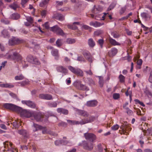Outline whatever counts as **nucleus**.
Returning a JSON list of instances; mask_svg holds the SVG:
<instances>
[{
  "label": "nucleus",
  "instance_id": "nucleus-1",
  "mask_svg": "<svg viewBox=\"0 0 152 152\" xmlns=\"http://www.w3.org/2000/svg\"><path fill=\"white\" fill-rule=\"evenodd\" d=\"M3 107L8 110L20 113L22 117L32 118L37 121H43L44 116L41 113L33 111L23 110L22 108L11 103H6L3 104Z\"/></svg>",
  "mask_w": 152,
  "mask_h": 152
},
{
  "label": "nucleus",
  "instance_id": "nucleus-2",
  "mask_svg": "<svg viewBox=\"0 0 152 152\" xmlns=\"http://www.w3.org/2000/svg\"><path fill=\"white\" fill-rule=\"evenodd\" d=\"M7 58L16 61H19L22 60V57L18 53V52L16 51L15 49L11 50L6 55Z\"/></svg>",
  "mask_w": 152,
  "mask_h": 152
},
{
  "label": "nucleus",
  "instance_id": "nucleus-3",
  "mask_svg": "<svg viewBox=\"0 0 152 152\" xmlns=\"http://www.w3.org/2000/svg\"><path fill=\"white\" fill-rule=\"evenodd\" d=\"M3 144L5 149L3 150V151H6V152H15L16 151V149L12 142L7 141L4 142Z\"/></svg>",
  "mask_w": 152,
  "mask_h": 152
},
{
  "label": "nucleus",
  "instance_id": "nucleus-4",
  "mask_svg": "<svg viewBox=\"0 0 152 152\" xmlns=\"http://www.w3.org/2000/svg\"><path fill=\"white\" fill-rule=\"evenodd\" d=\"M84 136L86 140L91 141L92 143L94 142L96 139V136L91 133H85L84 134Z\"/></svg>",
  "mask_w": 152,
  "mask_h": 152
},
{
  "label": "nucleus",
  "instance_id": "nucleus-5",
  "mask_svg": "<svg viewBox=\"0 0 152 152\" xmlns=\"http://www.w3.org/2000/svg\"><path fill=\"white\" fill-rule=\"evenodd\" d=\"M82 146L85 149L89 150H91L93 148L94 144L92 142L87 143L86 141H83L82 142Z\"/></svg>",
  "mask_w": 152,
  "mask_h": 152
},
{
  "label": "nucleus",
  "instance_id": "nucleus-6",
  "mask_svg": "<svg viewBox=\"0 0 152 152\" xmlns=\"http://www.w3.org/2000/svg\"><path fill=\"white\" fill-rule=\"evenodd\" d=\"M22 103L23 104H25L29 107L32 108H34L36 107L35 104L34 102L30 100H23L22 101Z\"/></svg>",
  "mask_w": 152,
  "mask_h": 152
},
{
  "label": "nucleus",
  "instance_id": "nucleus-7",
  "mask_svg": "<svg viewBox=\"0 0 152 152\" xmlns=\"http://www.w3.org/2000/svg\"><path fill=\"white\" fill-rule=\"evenodd\" d=\"M21 41L18 38L15 37H12L10 38L9 41V45H12L15 44L20 43Z\"/></svg>",
  "mask_w": 152,
  "mask_h": 152
},
{
  "label": "nucleus",
  "instance_id": "nucleus-8",
  "mask_svg": "<svg viewBox=\"0 0 152 152\" xmlns=\"http://www.w3.org/2000/svg\"><path fill=\"white\" fill-rule=\"evenodd\" d=\"M39 98L42 99L47 100H50L52 99V96L51 95L48 94H41L39 96Z\"/></svg>",
  "mask_w": 152,
  "mask_h": 152
},
{
  "label": "nucleus",
  "instance_id": "nucleus-9",
  "mask_svg": "<svg viewBox=\"0 0 152 152\" xmlns=\"http://www.w3.org/2000/svg\"><path fill=\"white\" fill-rule=\"evenodd\" d=\"M103 8L99 5H96L94 6L92 10V12L94 14H97L101 12Z\"/></svg>",
  "mask_w": 152,
  "mask_h": 152
},
{
  "label": "nucleus",
  "instance_id": "nucleus-10",
  "mask_svg": "<svg viewBox=\"0 0 152 152\" xmlns=\"http://www.w3.org/2000/svg\"><path fill=\"white\" fill-rule=\"evenodd\" d=\"M98 104V102L96 100H93L87 102L86 105L89 107H93L96 106Z\"/></svg>",
  "mask_w": 152,
  "mask_h": 152
},
{
  "label": "nucleus",
  "instance_id": "nucleus-11",
  "mask_svg": "<svg viewBox=\"0 0 152 152\" xmlns=\"http://www.w3.org/2000/svg\"><path fill=\"white\" fill-rule=\"evenodd\" d=\"M17 133L25 137L28 138V134L27 131L25 129H22L20 130H18L17 131Z\"/></svg>",
  "mask_w": 152,
  "mask_h": 152
},
{
  "label": "nucleus",
  "instance_id": "nucleus-12",
  "mask_svg": "<svg viewBox=\"0 0 152 152\" xmlns=\"http://www.w3.org/2000/svg\"><path fill=\"white\" fill-rule=\"evenodd\" d=\"M89 25L90 26H93L94 27L96 28L100 27V26L104 25V23H100L97 21H92L90 22Z\"/></svg>",
  "mask_w": 152,
  "mask_h": 152
},
{
  "label": "nucleus",
  "instance_id": "nucleus-13",
  "mask_svg": "<svg viewBox=\"0 0 152 152\" xmlns=\"http://www.w3.org/2000/svg\"><path fill=\"white\" fill-rule=\"evenodd\" d=\"M108 13H104V15L102 14H97L95 16V19L97 20H104V17Z\"/></svg>",
  "mask_w": 152,
  "mask_h": 152
},
{
  "label": "nucleus",
  "instance_id": "nucleus-14",
  "mask_svg": "<svg viewBox=\"0 0 152 152\" xmlns=\"http://www.w3.org/2000/svg\"><path fill=\"white\" fill-rule=\"evenodd\" d=\"M118 52L117 50L115 48H112L108 52V55L110 56L113 57L115 56Z\"/></svg>",
  "mask_w": 152,
  "mask_h": 152
},
{
  "label": "nucleus",
  "instance_id": "nucleus-15",
  "mask_svg": "<svg viewBox=\"0 0 152 152\" xmlns=\"http://www.w3.org/2000/svg\"><path fill=\"white\" fill-rule=\"evenodd\" d=\"M95 119V117L91 116L89 120L87 119L86 120H85L84 121L82 120L81 121H80V123L81 124H84L87 123H90L92 122Z\"/></svg>",
  "mask_w": 152,
  "mask_h": 152
},
{
  "label": "nucleus",
  "instance_id": "nucleus-16",
  "mask_svg": "<svg viewBox=\"0 0 152 152\" xmlns=\"http://www.w3.org/2000/svg\"><path fill=\"white\" fill-rule=\"evenodd\" d=\"M20 123L21 121L18 120L17 121L15 120L12 124L13 126L15 129H18L21 126Z\"/></svg>",
  "mask_w": 152,
  "mask_h": 152
},
{
  "label": "nucleus",
  "instance_id": "nucleus-17",
  "mask_svg": "<svg viewBox=\"0 0 152 152\" xmlns=\"http://www.w3.org/2000/svg\"><path fill=\"white\" fill-rule=\"evenodd\" d=\"M0 86L3 88H13L14 85L11 83H3L0 84Z\"/></svg>",
  "mask_w": 152,
  "mask_h": 152
},
{
  "label": "nucleus",
  "instance_id": "nucleus-18",
  "mask_svg": "<svg viewBox=\"0 0 152 152\" xmlns=\"http://www.w3.org/2000/svg\"><path fill=\"white\" fill-rule=\"evenodd\" d=\"M33 127L34 128V129H33V131L34 132L43 129L44 128L43 127L34 123L33 124Z\"/></svg>",
  "mask_w": 152,
  "mask_h": 152
},
{
  "label": "nucleus",
  "instance_id": "nucleus-19",
  "mask_svg": "<svg viewBox=\"0 0 152 152\" xmlns=\"http://www.w3.org/2000/svg\"><path fill=\"white\" fill-rule=\"evenodd\" d=\"M109 42L113 46L120 45H121L120 43L111 38H109Z\"/></svg>",
  "mask_w": 152,
  "mask_h": 152
},
{
  "label": "nucleus",
  "instance_id": "nucleus-20",
  "mask_svg": "<svg viewBox=\"0 0 152 152\" xmlns=\"http://www.w3.org/2000/svg\"><path fill=\"white\" fill-rule=\"evenodd\" d=\"M77 112L78 114L83 116L87 117L88 115L87 112L83 110H77Z\"/></svg>",
  "mask_w": 152,
  "mask_h": 152
},
{
  "label": "nucleus",
  "instance_id": "nucleus-21",
  "mask_svg": "<svg viewBox=\"0 0 152 152\" xmlns=\"http://www.w3.org/2000/svg\"><path fill=\"white\" fill-rule=\"evenodd\" d=\"M50 0H42L39 4V6L41 7H44L48 4Z\"/></svg>",
  "mask_w": 152,
  "mask_h": 152
},
{
  "label": "nucleus",
  "instance_id": "nucleus-22",
  "mask_svg": "<svg viewBox=\"0 0 152 152\" xmlns=\"http://www.w3.org/2000/svg\"><path fill=\"white\" fill-rule=\"evenodd\" d=\"M58 112L62 113L63 114L66 115L68 113V111L67 110L64 109L59 108L58 109Z\"/></svg>",
  "mask_w": 152,
  "mask_h": 152
},
{
  "label": "nucleus",
  "instance_id": "nucleus-23",
  "mask_svg": "<svg viewBox=\"0 0 152 152\" xmlns=\"http://www.w3.org/2000/svg\"><path fill=\"white\" fill-rule=\"evenodd\" d=\"M9 7L15 10L17 8H19V6L16 3L14 2L10 5Z\"/></svg>",
  "mask_w": 152,
  "mask_h": 152
},
{
  "label": "nucleus",
  "instance_id": "nucleus-24",
  "mask_svg": "<svg viewBox=\"0 0 152 152\" xmlns=\"http://www.w3.org/2000/svg\"><path fill=\"white\" fill-rule=\"evenodd\" d=\"M34 57H33L31 55H29L27 57L26 59L28 62L32 64V63H35L34 61V60H35V59H34ZM36 60L37 61V60Z\"/></svg>",
  "mask_w": 152,
  "mask_h": 152
},
{
  "label": "nucleus",
  "instance_id": "nucleus-25",
  "mask_svg": "<svg viewBox=\"0 0 152 152\" xmlns=\"http://www.w3.org/2000/svg\"><path fill=\"white\" fill-rule=\"evenodd\" d=\"M20 15L17 13H14L11 15V18L13 20H18L20 18Z\"/></svg>",
  "mask_w": 152,
  "mask_h": 152
},
{
  "label": "nucleus",
  "instance_id": "nucleus-26",
  "mask_svg": "<svg viewBox=\"0 0 152 152\" xmlns=\"http://www.w3.org/2000/svg\"><path fill=\"white\" fill-rule=\"evenodd\" d=\"M88 43L89 46L91 47H93L95 45V42L92 39H90L88 41Z\"/></svg>",
  "mask_w": 152,
  "mask_h": 152
},
{
  "label": "nucleus",
  "instance_id": "nucleus-27",
  "mask_svg": "<svg viewBox=\"0 0 152 152\" xmlns=\"http://www.w3.org/2000/svg\"><path fill=\"white\" fill-rule=\"evenodd\" d=\"M67 122L71 125H77L81 124L80 121L79 122L75 121H72L69 120H67Z\"/></svg>",
  "mask_w": 152,
  "mask_h": 152
},
{
  "label": "nucleus",
  "instance_id": "nucleus-28",
  "mask_svg": "<svg viewBox=\"0 0 152 152\" xmlns=\"http://www.w3.org/2000/svg\"><path fill=\"white\" fill-rule=\"evenodd\" d=\"M79 22H75L73 23V25H68V27L69 28L72 29H76L77 28V27L75 26V24H76L77 25H79Z\"/></svg>",
  "mask_w": 152,
  "mask_h": 152
},
{
  "label": "nucleus",
  "instance_id": "nucleus-29",
  "mask_svg": "<svg viewBox=\"0 0 152 152\" xmlns=\"http://www.w3.org/2000/svg\"><path fill=\"white\" fill-rule=\"evenodd\" d=\"M58 70L59 72L64 74H65L67 72V70L61 66L59 67Z\"/></svg>",
  "mask_w": 152,
  "mask_h": 152
},
{
  "label": "nucleus",
  "instance_id": "nucleus-30",
  "mask_svg": "<svg viewBox=\"0 0 152 152\" xmlns=\"http://www.w3.org/2000/svg\"><path fill=\"white\" fill-rule=\"evenodd\" d=\"M24 78V76L22 75H20L18 76H16L15 77V80H21Z\"/></svg>",
  "mask_w": 152,
  "mask_h": 152
},
{
  "label": "nucleus",
  "instance_id": "nucleus-31",
  "mask_svg": "<svg viewBox=\"0 0 152 152\" xmlns=\"http://www.w3.org/2000/svg\"><path fill=\"white\" fill-rule=\"evenodd\" d=\"M1 35L4 37H8L9 35L8 32L7 30H4L1 32Z\"/></svg>",
  "mask_w": 152,
  "mask_h": 152
},
{
  "label": "nucleus",
  "instance_id": "nucleus-32",
  "mask_svg": "<svg viewBox=\"0 0 152 152\" xmlns=\"http://www.w3.org/2000/svg\"><path fill=\"white\" fill-rule=\"evenodd\" d=\"M79 88L81 90H84L86 91H88L89 90L88 88L86 86L82 85L80 84V86Z\"/></svg>",
  "mask_w": 152,
  "mask_h": 152
},
{
  "label": "nucleus",
  "instance_id": "nucleus-33",
  "mask_svg": "<svg viewBox=\"0 0 152 152\" xmlns=\"http://www.w3.org/2000/svg\"><path fill=\"white\" fill-rule=\"evenodd\" d=\"M99 84L100 87H102L103 85V77L101 76H99Z\"/></svg>",
  "mask_w": 152,
  "mask_h": 152
},
{
  "label": "nucleus",
  "instance_id": "nucleus-34",
  "mask_svg": "<svg viewBox=\"0 0 152 152\" xmlns=\"http://www.w3.org/2000/svg\"><path fill=\"white\" fill-rule=\"evenodd\" d=\"M75 40L74 39L69 38L67 39L66 42L68 44H72L75 43Z\"/></svg>",
  "mask_w": 152,
  "mask_h": 152
},
{
  "label": "nucleus",
  "instance_id": "nucleus-35",
  "mask_svg": "<svg viewBox=\"0 0 152 152\" xmlns=\"http://www.w3.org/2000/svg\"><path fill=\"white\" fill-rule=\"evenodd\" d=\"M47 11L46 10H44L41 11L40 12V13L41 15L42 16V18H45L47 15Z\"/></svg>",
  "mask_w": 152,
  "mask_h": 152
},
{
  "label": "nucleus",
  "instance_id": "nucleus-36",
  "mask_svg": "<svg viewBox=\"0 0 152 152\" xmlns=\"http://www.w3.org/2000/svg\"><path fill=\"white\" fill-rule=\"evenodd\" d=\"M81 28L83 30H88L90 31L91 30V27L86 25H83Z\"/></svg>",
  "mask_w": 152,
  "mask_h": 152
},
{
  "label": "nucleus",
  "instance_id": "nucleus-37",
  "mask_svg": "<svg viewBox=\"0 0 152 152\" xmlns=\"http://www.w3.org/2000/svg\"><path fill=\"white\" fill-rule=\"evenodd\" d=\"M26 20L30 23L32 24L33 23V20L32 17L30 16H26Z\"/></svg>",
  "mask_w": 152,
  "mask_h": 152
},
{
  "label": "nucleus",
  "instance_id": "nucleus-38",
  "mask_svg": "<svg viewBox=\"0 0 152 152\" xmlns=\"http://www.w3.org/2000/svg\"><path fill=\"white\" fill-rule=\"evenodd\" d=\"M64 34L62 30L60 28H58V36L61 35L63 36Z\"/></svg>",
  "mask_w": 152,
  "mask_h": 152
},
{
  "label": "nucleus",
  "instance_id": "nucleus-39",
  "mask_svg": "<svg viewBox=\"0 0 152 152\" xmlns=\"http://www.w3.org/2000/svg\"><path fill=\"white\" fill-rule=\"evenodd\" d=\"M75 74L80 76H83V71L79 69H77L76 72Z\"/></svg>",
  "mask_w": 152,
  "mask_h": 152
},
{
  "label": "nucleus",
  "instance_id": "nucleus-40",
  "mask_svg": "<svg viewBox=\"0 0 152 152\" xmlns=\"http://www.w3.org/2000/svg\"><path fill=\"white\" fill-rule=\"evenodd\" d=\"M111 35L113 36V37L115 38H118L120 35L118 34L116 32H113L111 33Z\"/></svg>",
  "mask_w": 152,
  "mask_h": 152
},
{
  "label": "nucleus",
  "instance_id": "nucleus-41",
  "mask_svg": "<svg viewBox=\"0 0 152 152\" xmlns=\"http://www.w3.org/2000/svg\"><path fill=\"white\" fill-rule=\"evenodd\" d=\"M18 83L20 84L21 86H23L28 84L29 83V82L28 80H26L24 81L19 82Z\"/></svg>",
  "mask_w": 152,
  "mask_h": 152
},
{
  "label": "nucleus",
  "instance_id": "nucleus-42",
  "mask_svg": "<svg viewBox=\"0 0 152 152\" xmlns=\"http://www.w3.org/2000/svg\"><path fill=\"white\" fill-rule=\"evenodd\" d=\"M103 33V31L102 30H99L94 32V34L95 36H98L102 34Z\"/></svg>",
  "mask_w": 152,
  "mask_h": 152
},
{
  "label": "nucleus",
  "instance_id": "nucleus-43",
  "mask_svg": "<svg viewBox=\"0 0 152 152\" xmlns=\"http://www.w3.org/2000/svg\"><path fill=\"white\" fill-rule=\"evenodd\" d=\"M64 19L63 15L61 14L58 13V20L60 21H62Z\"/></svg>",
  "mask_w": 152,
  "mask_h": 152
},
{
  "label": "nucleus",
  "instance_id": "nucleus-44",
  "mask_svg": "<svg viewBox=\"0 0 152 152\" xmlns=\"http://www.w3.org/2000/svg\"><path fill=\"white\" fill-rule=\"evenodd\" d=\"M48 104L50 107H55L56 106L57 104L55 102H49Z\"/></svg>",
  "mask_w": 152,
  "mask_h": 152
},
{
  "label": "nucleus",
  "instance_id": "nucleus-45",
  "mask_svg": "<svg viewBox=\"0 0 152 152\" xmlns=\"http://www.w3.org/2000/svg\"><path fill=\"white\" fill-rule=\"evenodd\" d=\"M43 26L47 29H50V28L49 27V22H45L44 24L43 25Z\"/></svg>",
  "mask_w": 152,
  "mask_h": 152
},
{
  "label": "nucleus",
  "instance_id": "nucleus-46",
  "mask_svg": "<svg viewBox=\"0 0 152 152\" xmlns=\"http://www.w3.org/2000/svg\"><path fill=\"white\" fill-rule=\"evenodd\" d=\"M34 143L32 142H31L28 143V148H29V149L32 148L34 149H35V147L34 146Z\"/></svg>",
  "mask_w": 152,
  "mask_h": 152
},
{
  "label": "nucleus",
  "instance_id": "nucleus-47",
  "mask_svg": "<svg viewBox=\"0 0 152 152\" xmlns=\"http://www.w3.org/2000/svg\"><path fill=\"white\" fill-rule=\"evenodd\" d=\"M120 97V94L118 93H115L113 95V98L114 99H117Z\"/></svg>",
  "mask_w": 152,
  "mask_h": 152
},
{
  "label": "nucleus",
  "instance_id": "nucleus-48",
  "mask_svg": "<svg viewBox=\"0 0 152 152\" xmlns=\"http://www.w3.org/2000/svg\"><path fill=\"white\" fill-rule=\"evenodd\" d=\"M50 30L53 32H55L57 30V25H56L53 27H50Z\"/></svg>",
  "mask_w": 152,
  "mask_h": 152
},
{
  "label": "nucleus",
  "instance_id": "nucleus-49",
  "mask_svg": "<svg viewBox=\"0 0 152 152\" xmlns=\"http://www.w3.org/2000/svg\"><path fill=\"white\" fill-rule=\"evenodd\" d=\"M68 69L72 72L75 73H76L77 69H75L72 66H69Z\"/></svg>",
  "mask_w": 152,
  "mask_h": 152
},
{
  "label": "nucleus",
  "instance_id": "nucleus-50",
  "mask_svg": "<svg viewBox=\"0 0 152 152\" xmlns=\"http://www.w3.org/2000/svg\"><path fill=\"white\" fill-rule=\"evenodd\" d=\"M119 126L118 124H116L113 126L111 128V129L113 130H118L119 128Z\"/></svg>",
  "mask_w": 152,
  "mask_h": 152
},
{
  "label": "nucleus",
  "instance_id": "nucleus-51",
  "mask_svg": "<svg viewBox=\"0 0 152 152\" xmlns=\"http://www.w3.org/2000/svg\"><path fill=\"white\" fill-rule=\"evenodd\" d=\"M119 79L121 82H124V81L125 77L122 75H120L119 76Z\"/></svg>",
  "mask_w": 152,
  "mask_h": 152
},
{
  "label": "nucleus",
  "instance_id": "nucleus-52",
  "mask_svg": "<svg viewBox=\"0 0 152 152\" xmlns=\"http://www.w3.org/2000/svg\"><path fill=\"white\" fill-rule=\"evenodd\" d=\"M51 54L53 56H56L57 55V51L56 49H53L51 51Z\"/></svg>",
  "mask_w": 152,
  "mask_h": 152
},
{
  "label": "nucleus",
  "instance_id": "nucleus-53",
  "mask_svg": "<svg viewBox=\"0 0 152 152\" xmlns=\"http://www.w3.org/2000/svg\"><path fill=\"white\" fill-rule=\"evenodd\" d=\"M34 59H37V61H36V60H34V62H35V63H32L33 64H36V65H39L40 64V63L39 62V61L38 59L36 57H34Z\"/></svg>",
  "mask_w": 152,
  "mask_h": 152
},
{
  "label": "nucleus",
  "instance_id": "nucleus-54",
  "mask_svg": "<svg viewBox=\"0 0 152 152\" xmlns=\"http://www.w3.org/2000/svg\"><path fill=\"white\" fill-rule=\"evenodd\" d=\"M83 55L86 58H88V57L90 56V54L88 52H85L83 53Z\"/></svg>",
  "mask_w": 152,
  "mask_h": 152
},
{
  "label": "nucleus",
  "instance_id": "nucleus-55",
  "mask_svg": "<svg viewBox=\"0 0 152 152\" xmlns=\"http://www.w3.org/2000/svg\"><path fill=\"white\" fill-rule=\"evenodd\" d=\"M63 43V41L61 39H58V46H61Z\"/></svg>",
  "mask_w": 152,
  "mask_h": 152
},
{
  "label": "nucleus",
  "instance_id": "nucleus-56",
  "mask_svg": "<svg viewBox=\"0 0 152 152\" xmlns=\"http://www.w3.org/2000/svg\"><path fill=\"white\" fill-rule=\"evenodd\" d=\"M29 0H21V4L23 7H24V5L26 4Z\"/></svg>",
  "mask_w": 152,
  "mask_h": 152
},
{
  "label": "nucleus",
  "instance_id": "nucleus-57",
  "mask_svg": "<svg viewBox=\"0 0 152 152\" xmlns=\"http://www.w3.org/2000/svg\"><path fill=\"white\" fill-rule=\"evenodd\" d=\"M141 15V16L143 18H146L148 17V14L145 12L142 13Z\"/></svg>",
  "mask_w": 152,
  "mask_h": 152
},
{
  "label": "nucleus",
  "instance_id": "nucleus-58",
  "mask_svg": "<svg viewBox=\"0 0 152 152\" xmlns=\"http://www.w3.org/2000/svg\"><path fill=\"white\" fill-rule=\"evenodd\" d=\"M104 41L103 39H100L98 40V43L100 46L101 48H102L103 44V43Z\"/></svg>",
  "mask_w": 152,
  "mask_h": 152
},
{
  "label": "nucleus",
  "instance_id": "nucleus-59",
  "mask_svg": "<svg viewBox=\"0 0 152 152\" xmlns=\"http://www.w3.org/2000/svg\"><path fill=\"white\" fill-rule=\"evenodd\" d=\"M126 110L127 113L129 115H132V111L129 110L128 108H126Z\"/></svg>",
  "mask_w": 152,
  "mask_h": 152
},
{
  "label": "nucleus",
  "instance_id": "nucleus-60",
  "mask_svg": "<svg viewBox=\"0 0 152 152\" xmlns=\"http://www.w3.org/2000/svg\"><path fill=\"white\" fill-rule=\"evenodd\" d=\"M142 60L141 59H140L137 61V63L138 65L141 66L142 64Z\"/></svg>",
  "mask_w": 152,
  "mask_h": 152
},
{
  "label": "nucleus",
  "instance_id": "nucleus-61",
  "mask_svg": "<svg viewBox=\"0 0 152 152\" xmlns=\"http://www.w3.org/2000/svg\"><path fill=\"white\" fill-rule=\"evenodd\" d=\"M149 81L152 83V71L151 72L150 75L149 79Z\"/></svg>",
  "mask_w": 152,
  "mask_h": 152
},
{
  "label": "nucleus",
  "instance_id": "nucleus-62",
  "mask_svg": "<svg viewBox=\"0 0 152 152\" xmlns=\"http://www.w3.org/2000/svg\"><path fill=\"white\" fill-rule=\"evenodd\" d=\"M1 21H2L3 22V23H4L5 24H8L10 23V22L7 20H1Z\"/></svg>",
  "mask_w": 152,
  "mask_h": 152
},
{
  "label": "nucleus",
  "instance_id": "nucleus-63",
  "mask_svg": "<svg viewBox=\"0 0 152 152\" xmlns=\"http://www.w3.org/2000/svg\"><path fill=\"white\" fill-rule=\"evenodd\" d=\"M0 127H1V128L4 129H7V127L4 124H0Z\"/></svg>",
  "mask_w": 152,
  "mask_h": 152
},
{
  "label": "nucleus",
  "instance_id": "nucleus-64",
  "mask_svg": "<svg viewBox=\"0 0 152 152\" xmlns=\"http://www.w3.org/2000/svg\"><path fill=\"white\" fill-rule=\"evenodd\" d=\"M77 60L79 61H84V58L81 56L78 57L77 58Z\"/></svg>",
  "mask_w": 152,
  "mask_h": 152
}]
</instances>
